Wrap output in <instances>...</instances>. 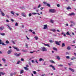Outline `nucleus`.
<instances>
[{
	"label": "nucleus",
	"mask_w": 76,
	"mask_h": 76,
	"mask_svg": "<svg viewBox=\"0 0 76 76\" xmlns=\"http://www.w3.org/2000/svg\"><path fill=\"white\" fill-rule=\"evenodd\" d=\"M26 48H28V45L27 44H26Z\"/></svg>",
	"instance_id": "a18cd8bd"
},
{
	"label": "nucleus",
	"mask_w": 76,
	"mask_h": 76,
	"mask_svg": "<svg viewBox=\"0 0 76 76\" xmlns=\"http://www.w3.org/2000/svg\"><path fill=\"white\" fill-rule=\"evenodd\" d=\"M21 61H24V59L23 58H21Z\"/></svg>",
	"instance_id": "3c124183"
},
{
	"label": "nucleus",
	"mask_w": 76,
	"mask_h": 76,
	"mask_svg": "<svg viewBox=\"0 0 76 76\" xmlns=\"http://www.w3.org/2000/svg\"><path fill=\"white\" fill-rule=\"evenodd\" d=\"M23 72H24V71L22 69V70H21V71H20V74H22L23 73Z\"/></svg>",
	"instance_id": "412c9836"
},
{
	"label": "nucleus",
	"mask_w": 76,
	"mask_h": 76,
	"mask_svg": "<svg viewBox=\"0 0 76 76\" xmlns=\"http://www.w3.org/2000/svg\"><path fill=\"white\" fill-rule=\"evenodd\" d=\"M2 60L4 61V62H6V60H5V59H4V58H3Z\"/></svg>",
	"instance_id": "37998d69"
},
{
	"label": "nucleus",
	"mask_w": 76,
	"mask_h": 76,
	"mask_svg": "<svg viewBox=\"0 0 76 76\" xmlns=\"http://www.w3.org/2000/svg\"><path fill=\"white\" fill-rule=\"evenodd\" d=\"M50 67H52L53 68V70H56V68H54V66L53 65H50Z\"/></svg>",
	"instance_id": "0eeeda50"
},
{
	"label": "nucleus",
	"mask_w": 76,
	"mask_h": 76,
	"mask_svg": "<svg viewBox=\"0 0 76 76\" xmlns=\"http://www.w3.org/2000/svg\"><path fill=\"white\" fill-rule=\"evenodd\" d=\"M14 74L13 73H11L10 74V76H12Z\"/></svg>",
	"instance_id": "ea45409f"
},
{
	"label": "nucleus",
	"mask_w": 76,
	"mask_h": 76,
	"mask_svg": "<svg viewBox=\"0 0 76 76\" xmlns=\"http://www.w3.org/2000/svg\"><path fill=\"white\" fill-rule=\"evenodd\" d=\"M42 6V5L41 4H39V6H38V7H41V6Z\"/></svg>",
	"instance_id": "09e8293b"
},
{
	"label": "nucleus",
	"mask_w": 76,
	"mask_h": 76,
	"mask_svg": "<svg viewBox=\"0 0 76 76\" xmlns=\"http://www.w3.org/2000/svg\"><path fill=\"white\" fill-rule=\"evenodd\" d=\"M69 70L71 71H72V72H75L74 69H72L70 68H69Z\"/></svg>",
	"instance_id": "f8f14e48"
},
{
	"label": "nucleus",
	"mask_w": 76,
	"mask_h": 76,
	"mask_svg": "<svg viewBox=\"0 0 76 76\" xmlns=\"http://www.w3.org/2000/svg\"><path fill=\"white\" fill-rule=\"evenodd\" d=\"M69 54V53H68V52H66V55H67V54Z\"/></svg>",
	"instance_id": "bf43d9fd"
},
{
	"label": "nucleus",
	"mask_w": 76,
	"mask_h": 76,
	"mask_svg": "<svg viewBox=\"0 0 76 76\" xmlns=\"http://www.w3.org/2000/svg\"><path fill=\"white\" fill-rule=\"evenodd\" d=\"M56 57H57V58H56L57 59H58V60H60V56H57Z\"/></svg>",
	"instance_id": "4be33fe9"
},
{
	"label": "nucleus",
	"mask_w": 76,
	"mask_h": 76,
	"mask_svg": "<svg viewBox=\"0 0 76 76\" xmlns=\"http://www.w3.org/2000/svg\"><path fill=\"white\" fill-rule=\"evenodd\" d=\"M66 58L67 59H70V56H66Z\"/></svg>",
	"instance_id": "e433bc0d"
},
{
	"label": "nucleus",
	"mask_w": 76,
	"mask_h": 76,
	"mask_svg": "<svg viewBox=\"0 0 76 76\" xmlns=\"http://www.w3.org/2000/svg\"><path fill=\"white\" fill-rule=\"evenodd\" d=\"M69 16H75V14L74 12H71L69 14Z\"/></svg>",
	"instance_id": "20e7f679"
},
{
	"label": "nucleus",
	"mask_w": 76,
	"mask_h": 76,
	"mask_svg": "<svg viewBox=\"0 0 76 76\" xmlns=\"http://www.w3.org/2000/svg\"><path fill=\"white\" fill-rule=\"evenodd\" d=\"M65 46V44L64 43H63L62 44V47H64Z\"/></svg>",
	"instance_id": "b1692460"
},
{
	"label": "nucleus",
	"mask_w": 76,
	"mask_h": 76,
	"mask_svg": "<svg viewBox=\"0 0 76 76\" xmlns=\"http://www.w3.org/2000/svg\"><path fill=\"white\" fill-rule=\"evenodd\" d=\"M41 50L42 51H47V49L45 47H43L42 48H41Z\"/></svg>",
	"instance_id": "f03ea898"
},
{
	"label": "nucleus",
	"mask_w": 76,
	"mask_h": 76,
	"mask_svg": "<svg viewBox=\"0 0 76 76\" xmlns=\"http://www.w3.org/2000/svg\"><path fill=\"white\" fill-rule=\"evenodd\" d=\"M75 56L76 57V53H74Z\"/></svg>",
	"instance_id": "774afa93"
},
{
	"label": "nucleus",
	"mask_w": 76,
	"mask_h": 76,
	"mask_svg": "<svg viewBox=\"0 0 76 76\" xmlns=\"http://www.w3.org/2000/svg\"><path fill=\"white\" fill-rule=\"evenodd\" d=\"M11 20L12 22H14V20H13V19H11Z\"/></svg>",
	"instance_id": "0e129e2a"
},
{
	"label": "nucleus",
	"mask_w": 76,
	"mask_h": 76,
	"mask_svg": "<svg viewBox=\"0 0 76 76\" xmlns=\"http://www.w3.org/2000/svg\"><path fill=\"white\" fill-rule=\"evenodd\" d=\"M22 16H23V17H26V15L25 13H22L21 14Z\"/></svg>",
	"instance_id": "ddd939ff"
},
{
	"label": "nucleus",
	"mask_w": 76,
	"mask_h": 76,
	"mask_svg": "<svg viewBox=\"0 0 76 76\" xmlns=\"http://www.w3.org/2000/svg\"><path fill=\"white\" fill-rule=\"evenodd\" d=\"M66 34L67 35H70V34L69 33V31H67Z\"/></svg>",
	"instance_id": "a878e982"
},
{
	"label": "nucleus",
	"mask_w": 76,
	"mask_h": 76,
	"mask_svg": "<svg viewBox=\"0 0 76 76\" xmlns=\"http://www.w3.org/2000/svg\"><path fill=\"white\" fill-rule=\"evenodd\" d=\"M20 61H18L17 63V64H19V63H20Z\"/></svg>",
	"instance_id": "c03bdc74"
},
{
	"label": "nucleus",
	"mask_w": 76,
	"mask_h": 76,
	"mask_svg": "<svg viewBox=\"0 0 76 76\" xmlns=\"http://www.w3.org/2000/svg\"><path fill=\"white\" fill-rule=\"evenodd\" d=\"M7 26L8 27L10 31H12V28H10V27L9 25H7Z\"/></svg>",
	"instance_id": "6e6552de"
},
{
	"label": "nucleus",
	"mask_w": 76,
	"mask_h": 76,
	"mask_svg": "<svg viewBox=\"0 0 76 76\" xmlns=\"http://www.w3.org/2000/svg\"><path fill=\"white\" fill-rule=\"evenodd\" d=\"M12 42L13 43V44H15V41H12Z\"/></svg>",
	"instance_id": "5fc2aeb1"
},
{
	"label": "nucleus",
	"mask_w": 76,
	"mask_h": 76,
	"mask_svg": "<svg viewBox=\"0 0 76 76\" xmlns=\"http://www.w3.org/2000/svg\"><path fill=\"white\" fill-rule=\"evenodd\" d=\"M34 38L36 39V40H37V39H38V37L36 36L34 37Z\"/></svg>",
	"instance_id": "72a5a7b5"
},
{
	"label": "nucleus",
	"mask_w": 76,
	"mask_h": 76,
	"mask_svg": "<svg viewBox=\"0 0 76 76\" xmlns=\"http://www.w3.org/2000/svg\"><path fill=\"white\" fill-rule=\"evenodd\" d=\"M6 44H9V41L8 40H7L6 41Z\"/></svg>",
	"instance_id": "7c9ffc66"
},
{
	"label": "nucleus",
	"mask_w": 76,
	"mask_h": 76,
	"mask_svg": "<svg viewBox=\"0 0 76 76\" xmlns=\"http://www.w3.org/2000/svg\"><path fill=\"white\" fill-rule=\"evenodd\" d=\"M17 72H15L13 74H14V75H16V74H17Z\"/></svg>",
	"instance_id": "8fccbe9b"
},
{
	"label": "nucleus",
	"mask_w": 76,
	"mask_h": 76,
	"mask_svg": "<svg viewBox=\"0 0 76 76\" xmlns=\"http://www.w3.org/2000/svg\"><path fill=\"white\" fill-rule=\"evenodd\" d=\"M13 48H14V49H15V50H17V49H18V48H16V47H15V46H14L13 47Z\"/></svg>",
	"instance_id": "a19ab883"
},
{
	"label": "nucleus",
	"mask_w": 76,
	"mask_h": 76,
	"mask_svg": "<svg viewBox=\"0 0 76 76\" xmlns=\"http://www.w3.org/2000/svg\"><path fill=\"white\" fill-rule=\"evenodd\" d=\"M43 9H44V7H41V8H40V10H43Z\"/></svg>",
	"instance_id": "4d7b16f0"
},
{
	"label": "nucleus",
	"mask_w": 76,
	"mask_h": 76,
	"mask_svg": "<svg viewBox=\"0 0 76 76\" xmlns=\"http://www.w3.org/2000/svg\"><path fill=\"white\" fill-rule=\"evenodd\" d=\"M11 14H12L13 15H15V12H13V11H12L11 12Z\"/></svg>",
	"instance_id": "c85d7f7f"
},
{
	"label": "nucleus",
	"mask_w": 76,
	"mask_h": 76,
	"mask_svg": "<svg viewBox=\"0 0 76 76\" xmlns=\"http://www.w3.org/2000/svg\"><path fill=\"white\" fill-rule=\"evenodd\" d=\"M1 43H2L1 42V40H0V44H1Z\"/></svg>",
	"instance_id": "680f3d73"
},
{
	"label": "nucleus",
	"mask_w": 76,
	"mask_h": 76,
	"mask_svg": "<svg viewBox=\"0 0 76 76\" xmlns=\"http://www.w3.org/2000/svg\"><path fill=\"white\" fill-rule=\"evenodd\" d=\"M15 26H18V23H15Z\"/></svg>",
	"instance_id": "f704fd0d"
},
{
	"label": "nucleus",
	"mask_w": 76,
	"mask_h": 76,
	"mask_svg": "<svg viewBox=\"0 0 76 76\" xmlns=\"http://www.w3.org/2000/svg\"><path fill=\"white\" fill-rule=\"evenodd\" d=\"M72 58H71V60H76V57H74V56H73V57H72Z\"/></svg>",
	"instance_id": "4468645a"
},
{
	"label": "nucleus",
	"mask_w": 76,
	"mask_h": 76,
	"mask_svg": "<svg viewBox=\"0 0 76 76\" xmlns=\"http://www.w3.org/2000/svg\"><path fill=\"white\" fill-rule=\"evenodd\" d=\"M12 50H9L7 52V54H11V53H12Z\"/></svg>",
	"instance_id": "39448f33"
},
{
	"label": "nucleus",
	"mask_w": 76,
	"mask_h": 76,
	"mask_svg": "<svg viewBox=\"0 0 76 76\" xmlns=\"http://www.w3.org/2000/svg\"><path fill=\"white\" fill-rule=\"evenodd\" d=\"M53 50H55V51H57V48H53Z\"/></svg>",
	"instance_id": "473e14b6"
},
{
	"label": "nucleus",
	"mask_w": 76,
	"mask_h": 76,
	"mask_svg": "<svg viewBox=\"0 0 76 76\" xmlns=\"http://www.w3.org/2000/svg\"><path fill=\"white\" fill-rule=\"evenodd\" d=\"M47 6L48 7H50L51 6H50V4H47Z\"/></svg>",
	"instance_id": "4c0bfd02"
},
{
	"label": "nucleus",
	"mask_w": 76,
	"mask_h": 76,
	"mask_svg": "<svg viewBox=\"0 0 76 76\" xmlns=\"http://www.w3.org/2000/svg\"><path fill=\"white\" fill-rule=\"evenodd\" d=\"M55 42L56 44V45H60V44L58 42V41H55Z\"/></svg>",
	"instance_id": "9d476101"
},
{
	"label": "nucleus",
	"mask_w": 76,
	"mask_h": 76,
	"mask_svg": "<svg viewBox=\"0 0 76 76\" xmlns=\"http://www.w3.org/2000/svg\"><path fill=\"white\" fill-rule=\"evenodd\" d=\"M31 62H32V63H34V60H31Z\"/></svg>",
	"instance_id": "338daca9"
},
{
	"label": "nucleus",
	"mask_w": 76,
	"mask_h": 76,
	"mask_svg": "<svg viewBox=\"0 0 76 76\" xmlns=\"http://www.w3.org/2000/svg\"><path fill=\"white\" fill-rule=\"evenodd\" d=\"M4 26H1L0 27V30L1 31H3V29L4 28Z\"/></svg>",
	"instance_id": "9b49d317"
},
{
	"label": "nucleus",
	"mask_w": 76,
	"mask_h": 76,
	"mask_svg": "<svg viewBox=\"0 0 76 76\" xmlns=\"http://www.w3.org/2000/svg\"><path fill=\"white\" fill-rule=\"evenodd\" d=\"M67 10H69V9H71V8L70 7H68L66 8Z\"/></svg>",
	"instance_id": "c756f323"
},
{
	"label": "nucleus",
	"mask_w": 76,
	"mask_h": 76,
	"mask_svg": "<svg viewBox=\"0 0 76 76\" xmlns=\"http://www.w3.org/2000/svg\"><path fill=\"white\" fill-rule=\"evenodd\" d=\"M1 44H2L3 45H6L4 43H1Z\"/></svg>",
	"instance_id": "79ce46f5"
},
{
	"label": "nucleus",
	"mask_w": 76,
	"mask_h": 76,
	"mask_svg": "<svg viewBox=\"0 0 76 76\" xmlns=\"http://www.w3.org/2000/svg\"><path fill=\"white\" fill-rule=\"evenodd\" d=\"M44 26L43 28L44 29H46V28H47V24L44 25Z\"/></svg>",
	"instance_id": "1a4fd4ad"
},
{
	"label": "nucleus",
	"mask_w": 76,
	"mask_h": 76,
	"mask_svg": "<svg viewBox=\"0 0 76 76\" xmlns=\"http://www.w3.org/2000/svg\"><path fill=\"white\" fill-rule=\"evenodd\" d=\"M1 14L3 16H4V15H5V14H4V13H3V12H1Z\"/></svg>",
	"instance_id": "393cba45"
},
{
	"label": "nucleus",
	"mask_w": 76,
	"mask_h": 76,
	"mask_svg": "<svg viewBox=\"0 0 76 76\" xmlns=\"http://www.w3.org/2000/svg\"><path fill=\"white\" fill-rule=\"evenodd\" d=\"M50 31H52L53 32H56V29H50Z\"/></svg>",
	"instance_id": "a211bd4d"
},
{
	"label": "nucleus",
	"mask_w": 76,
	"mask_h": 76,
	"mask_svg": "<svg viewBox=\"0 0 76 76\" xmlns=\"http://www.w3.org/2000/svg\"><path fill=\"white\" fill-rule=\"evenodd\" d=\"M32 14H33V15H37V14H38V13H37L35 12H32Z\"/></svg>",
	"instance_id": "bb28decb"
},
{
	"label": "nucleus",
	"mask_w": 76,
	"mask_h": 76,
	"mask_svg": "<svg viewBox=\"0 0 76 76\" xmlns=\"http://www.w3.org/2000/svg\"><path fill=\"white\" fill-rule=\"evenodd\" d=\"M67 49L68 50H70L71 49V48L70 46H68L67 48Z\"/></svg>",
	"instance_id": "dca6fc26"
},
{
	"label": "nucleus",
	"mask_w": 76,
	"mask_h": 76,
	"mask_svg": "<svg viewBox=\"0 0 76 76\" xmlns=\"http://www.w3.org/2000/svg\"><path fill=\"white\" fill-rule=\"evenodd\" d=\"M49 42H50V43H53V42H54V41H52V40H49Z\"/></svg>",
	"instance_id": "c9c22d12"
},
{
	"label": "nucleus",
	"mask_w": 76,
	"mask_h": 76,
	"mask_svg": "<svg viewBox=\"0 0 76 76\" xmlns=\"http://www.w3.org/2000/svg\"><path fill=\"white\" fill-rule=\"evenodd\" d=\"M57 7H60V4H57Z\"/></svg>",
	"instance_id": "13d9d810"
},
{
	"label": "nucleus",
	"mask_w": 76,
	"mask_h": 76,
	"mask_svg": "<svg viewBox=\"0 0 76 76\" xmlns=\"http://www.w3.org/2000/svg\"><path fill=\"white\" fill-rule=\"evenodd\" d=\"M43 3H44L45 4H47V3L45 1L43 2Z\"/></svg>",
	"instance_id": "e2e57ef3"
},
{
	"label": "nucleus",
	"mask_w": 76,
	"mask_h": 76,
	"mask_svg": "<svg viewBox=\"0 0 76 76\" xmlns=\"http://www.w3.org/2000/svg\"><path fill=\"white\" fill-rule=\"evenodd\" d=\"M32 34H34V35H35V32L34 31L32 32Z\"/></svg>",
	"instance_id": "6e6d98bb"
},
{
	"label": "nucleus",
	"mask_w": 76,
	"mask_h": 76,
	"mask_svg": "<svg viewBox=\"0 0 76 76\" xmlns=\"http://www.w3.org/2000/svg\"><path fill=\"white\" fill-rule=\"evenodd\" d=\"M26 38H27V39H29V38L28 37V36H26Z\"/></svg>",
	"instance_id": "69168bd1"
},
{
	"label": "nucleus",
	"mask_w": 76,
	"mask_h": 76,
	"mask_svg": "<svg viewBox=\"0 0 76 76\" xmlns=\"http://www.w3.org/2000/svg\"><path fill=\"white\" fill-rule=\"evenodd\" d=\"M58 66H61V67H63V65L61 64L58 65Z\"/></svg>",
	"instance_id": "de8ad7c7"
},
{
	"label": "nucleus",
	"mask_w": 76,
	"mask_h": 76,
	"mask_svg": "<svg viewBox=\"0 0 76 76\" xmlns=\"http://www.w3.org/2000/svg\"><path fill=\"white\" fill-rule=\"evenodd\" d=\"M50 12H51V13H55L56 12V11L55 9H50Z\"/></svg>",
	"instance_id": "f257e3e1"
},
{
	"label": "nucleus",
	"mask_w": 76,
	"mask_h": 76,
	"mask_svg": "<svg viewBox=\"0 0 76 76\" xmlns=\"http://www.w3.org/2000/svg\"><path fill=\"white\" fill-rule=\"evenodd\" d=\"M22 51L23 52H26V51L25 50H22Z\"/></svg>",
	"instance_id": "603ef678"
},
{
	"label": "nucleus",
	"mask_w": 76,
	"mask_h": 76,
	"mask_svg": "<svg viewBox=\"0 0 76 76\" xmlns=\"http://www.w3.org/2000/svg\"><path fill=\"white\" fill-rule=\"evenodd\" d=\"M50 67H52L53 68V70H56V68H54V66L53 65H50Z\"/></svg>",
	"instance_id": "423d86ee"
},
{
	"label": "nucleus",
	"mask_w": 76,
	"mask_h": 76,
	"mask_svg": "<svg viewBox=\"0 0 76 76\" xmlns=\"http://www.w3.org/2000/svg\"><path fill=\"white\" fill-rule=\"evenodd\" d=\"M44 45H45V46H47V47H50V45H48V44L44 43Z\"/></svg>",
	"instance_id": "2eb2a0df"
},
{
	"label": "nucleus",
	"mask_w": 76,
	"mask_h": 76,
	"mask_svg": "<svg viewBox=\"0 0 76 76\" xmlns=\"http://www.w3.org/2000/svg\"><path fill=\"white\" fill-rule=\"evenodd\" d=\"M17 51H19L20 50L19 49L17 48V49L16 50Z\"/></svg>",
	"instance_id": "052dcab7"
},
{
	"label": "nucleus",
	"mask_w": 76,
	"mask_h": 76,
	"mask_svg": "<svg viewBox=\"0 0 76 76\" xmlns=\"http://www.w3.org/2000/svg\"><path fill=\"white\" fill-rule=\"evenodd\" d=\"M24 68L26 70H28V68L27 67H24Z\"/></svg>",
	"instance_id": "5701e85b"
},
{
	"label": "nucleus",
	"mask_w": 76,
	"mask_h": 76,
	"mask_svg": "<svg viewBox=\"0 0 76 76\" xmlns=\"http://www.w3.org/2000/svg\"><path fill=\"white\" fill-rule=\"evenodd\" d=\"M33 73H34V74L35 75V74H37V72L34 71H33Z\"/></svg>",
	"instance_id": "2f4dec72"
},
{
	"label": "nucleus",
	"mask_w": 76,
	"mask_h": 76,
	"mask_svg": "<svg viewBox=\"0 0 76 76\" xmlns=\"http://www.w3.org/2000/svg\"><path fill=\"white\" fill-rule=\"evenodd\" d=\"M29 31H30V32H32V31H33L32 30L30 29L29 30Z\"/></svg>",
	"instance_id": "864d4df0"
},
{
	"label": "nucleus",
	"mask_w": 76,
	"mask_h": 76,
	"mask_svg": "<svg viewBox=\"0 0 76 76\" xmlns=\"http://www.w3.org/2000/svg\"><path fill=\"white\" fill-rule=\"evenodd\" d=\"M14 54L15 56L17 57H19L21 55V53H19V54H18L17 53H14Z\"/></svg>",
	"instance_id": "7ed1b4c3"
},
{
	"label": "nucleus",
	"mask_w": 76,
	"mask_h": 76,
	"mask_svg": "<svg viewBox=\"0 0 76 76\" xmlns=\"http://www.w3.org/2000/svg\"><path fill=\"white\" fill-rule=\"evenodd\" d=\"M50 63H53V64H55V62L52 60H50Z\"/></svg>",
	"instance_id": "f3484780"
},
{
	"label": "nucleus",
	"mask_w": 76,
	"mask_h": 76,
	"mask_svg": "<svg viewBox=\"0 0 76 76\" xmlns=\"http://www.w3.org/2000/svg\"><path fill=\"white\" fill-rule=\"evenodd\" d=\"M28 16H29L30 17V16H32V14L31 13H30L28 14Z\"/></svg>",
	"instance_id": "49530a36"
},
{
	"label": "nucleus",
	"mask_w": 76,
	"mask_h": 76,
	"mask_svg": "<svg viewBox=\"0 0 76 76\" xmlns=\"http://www.w3.org/2000/svg\"><path fill=\"white\" fill-rule=\"evenodd\" d=\"M44 61V59H42V58H40L39 60V61Z\"/></svg>",
	"instance_id": "aec40b11"
},
{
	"label": "nucleus",
	"mask_w": 76,
	"mask_h": 76,
	"mask_svg": "<svg viewBox=\"0 0 76 76\" xmlns=\"http://www.w3.org/2000/svg\"><path fill=\"white\" fill-rule=\"evenodd\" d=\"M0 74L2 75H5V73L3 72H0Z\"/></svg>",
	"instance_id": "6ab92c4d"
},
{
	"label": "nucleus",
	"mask_w": 76,
	"mask_h": 76,
	"mask_svg": "<svg viewBox=\"0 0 76 76\" xmlns=\"http://www.w3.org/2000/svg\"><path fill=\"white\" fill-rule=\"evenodd\" d=\"M0 34L1 35H2V36H4V35H5V34L4 33H0Z\"/></svg>",
	"instance_id": "cd10ccee"
},
{
	"label": "nucleus",
	"mask_w": 76,
	"mask_h": 76,
	"mask_svg": "<svg viewBox=\"0 0 76 76\" xmlns=\"http://www.w3.org/2000/svg\"><path fill=\"white\" fill-rule=\"evenodd\" d=\"M50 22H51V23H54V20H51Z\"/></svg>",
	"instance_id": "58836bf2"
}]
</instances>
